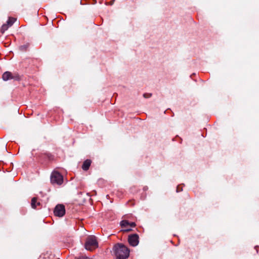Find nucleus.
Returning a JSON list of instances; mask_svg holds the SVG:
<instances>
[{
    "label": "nucleus",
    "mask_w": 259,
    "mask_h": 259,
    "mask_svg": "<svg viewBox=\"0 0 259 259\" xmlns=\"http://www.w3.org/2000/svg\"><path fill=\"white\" fill-rule=\"evenodd\" d=\"M120 225L122 228H124L123 231L128 232L131 230V228L136 226V224L134 222H129L126 220H123L120 222Z\"/></svg>",
    "instance_id": "6"
},
{
    "label": "nucleus",
    "mask_w": 259,
    "mask_h": 259,
    "mask_svg": "<svg viewBox=\"0 0 259 259\" xmlns=\"http://www.w3.org/2000/svg\"><path fill=\"white\" fill-rule=\"evenodd\" d=\"M91 160L90 159H87L85 160L82 164V168L84 170H88L90 166H91Z\"/></svg>",
    "instance_id": "9"
},
{
    "label": "nucleus",
    "mask_w": 259,
    "mask_h": 259,
    "mask_svg": "<svg viewBox=\"0 0 259 259\" xmlns=\"http://www.w3.org/2000/svg\"><path fill=\"white\" fill-rule=\"evenodd\" d=\"M51 181L53 184L60 185L63 182V176L59 172L54 171L51 175Z\"/></svg>",
    "instance_id": "3"
},
{
    "label": "nucleus",
    "mask_w": 259,
    "mask_h": 259,
    "mask_svg": "<svg viewBox=\"0 0 259 259\" xmlns=\"http://www.w3.org/2000/svg\"><path fill=\"white\" fill-rule=\"evenodd\" d=\"M128 241L131 245L133 246H137L139 243V236L136 234L129 235Z\"/></svg>",
    "instance_id": "7"
},
{
    "label": "nucleus",
    "mask_w": 259,
    "mask_h": 259,
    "mask_svg": "<svg viewBox=\"0 0 259 259\" xmlns=\"http://www.w3.org/2000/svg\"><path fill=\"white\" fill-rule=\"evenodd\" d=\"M31 205L33 208L39 209L40 207V203L37 201V198L34 197L31 200Z\"/></svg>",
    "instance_id": "8"
},
{
    "label": "nucleus",
    "mask_w": 259,
    "mask_h": 259,
    "mask_svg": "<svg viewBox=\"0 0 259 259\" xmlns=\"http://www.w3.org/2000/svg\"><path fill=\"white\" fill-rule=\"evenodd\" d=\"M9 27L10 26L7 23L4 24L1 28V32L2 33H4Z\"/></svg>",
    "instance_id": "12"
},
{
    "label": "nucleus",
    "mask_w": 259,
    "mask_h": 259,
    "mask_svg": "<svg viewBox=\"0 0 259 259\" xmlns=\"http://www.w3.org/2000/svg\"><path fill=\"white\" fill-rule=\"evenodd\" d=\"M44 156V158H47L49 161H52L54 159V156L50 153H45Z\"/></svg>",
    "instance_id": "10"
},
{
    "label": "nucleus",
    "mask_w": 259,
    "mask_h": 259,
    "mask_svg": "<svg viewBox=\"0 0 259 259\" xmlns=\"http://www.w3.org/2000/svg\"><path fill=\"white\" fill-rule=\"evenodd\" d=\"M16 19L13 17H9L7 21V24L9 26H11L15 22Z\"/></svg>",
    "instance_id": "11"
},
{
    "label": "nucleus",
    "mask_w": 259,
    "mask_h": 259,
    "mask_svg": "<svg viewBox=\"0 0 259 259\" xmlns=\"http://www.w3.org/2000/svg\"><path fill=\"white\" fill-rule=\"evenodd\" d=\"M3 79L5 81L12 79L19 80V76L16 73H13L9 71H6L3 74Z\"/></svg>",
    "instance_id": "5"
},
{
    "label": "nucleus",
    "mask_w": 259,
    "mask_h": 259,
    "mask_svg": "<svg viewBox=\"0 0 259 259\" xmlns=\"http://www.w3.org/2000/svg\"><path fill=\"white\" fill-rule=\"evenodd\" d=\"M54 213L55 216L62 217L65 213V206L63 204H58L56 206Z\"/></svg>",
    "instance_id": "4"
},
{
    "label": "nucleus",
    "mask_w": 259,
    "mask_h": 259,
    "mask_svg": "<svg viewBox=\"0 0 259 259\" xmlns=\"http://www.w3.org/2000/svg\"><path fill=\"white\" fill-rule=\"evenodd\" d=\"M98 243L96 238L94 236H90L87 238L85 243V248L86 249L93 251L98 248Z\"/></svg>",
    "instance_id": "2"
},
{
    "label": "nucleus",
    "mask_w": 259,
    "mask_h": 259,
    "mask_svg": "<svg viewBox=\"0 0 259 259\" xmlns=\"http://www.w3.org/2000/svg\"><path fill=\"white\" fill-rule=\"evenodd\" d=\"M116 259H126L130 254L128 248L121 244H117L114 246Z\"/></svg>",
    "instance_id": "1"
},
{
    "label": "nucleus",
    "mask_w": 259,
    "mask_h": 259,
    "mask_svg": "<svg viewBox=\"0 0 259 259\" xmlns=\"http://www.w3.org/2000/svg\"><path fill=\"white\" fill-rule=\"evenodd\" d=\"M143 96L145 98H148L151 96V94L146 93L143 95Z\"/></svg>",
    "instance_id": "13"
},
{
    "label": "nucleus",
    "mask_w": 259,
    "mask_h": 259,
    "mask_svg": "<svg viewBox=\"0 0 259 259\" xmlns=\"http://www.w3.org/2000/svg\"><path fill=\"white\" fill-rule=\"evenodd\" d=\"M181 191H182V187H181V186H178L177 187V191L178 192H180Z\"/></svg>",
    "instance_id": "14"
}]
</instances>
